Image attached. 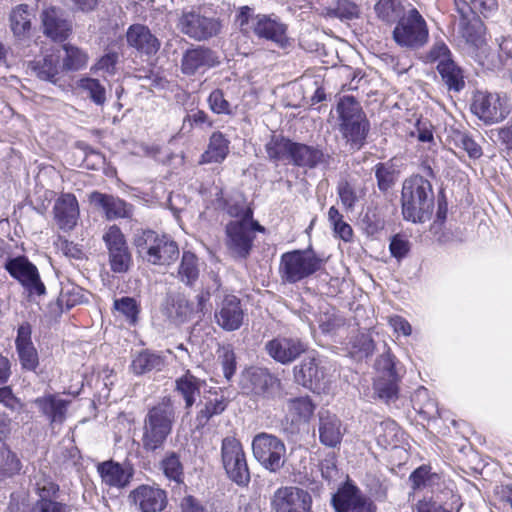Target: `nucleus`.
<instances>
[{
    "label": "nucleus",
    "instance_id": "obj_63",
    "mask_svg": "<svg viewBox=\"0 0 512 512\" xmlns=\"http://www.w3.org/2000/svg\"><path fill=\"white\" fill-rule=\"evenodd\" d=\"M376 369L381 374L380 376L384 377H397L395 372V363L393 356L389 353H383L376 360Z\"/></svg>",
    "mask_w": 512,
    "mask_h": 512
},
{
    "label": "nucleus",
    "instance_id": "obj_34",
    "mask_svg": "<svg viewBox=\"0 0 512 512\" xmlns=\"http://www.w3.org/2000/svg\"><path fill=\"white\" fill-rule=\"evenodd\" d=\"M202 381L186 373L175 381V391L184 399L185 408L190 409L200 395Z\"/></svg>",
    "mask_w": 512,
    "mask_h": 512
},
{
    "label": "nucleus",
    "instance_id": "obj_22",
    "mask_svg": "<svg viewBox=\"0 0 512 512\" xmlns=\"http://www.w3.org/2000/svg\"><path fill=\"white\" fill-rule=\"evenodd\" d=\"M31 327L25 323L19 326L15 340L17 354L22 367L34 371L39 365L37 350L31 339Z\"/></svg>",
    "mask_w": 512,
    "mask_h": 512
},
{
    "label": "nucleus",
    "instance_id": "obj_14",
    "mask_svg": "<svg viewBox=\"0 0 512 512\" xmlns=\"http://www.w3.org/2000/svg\"><path fill=\"white\" fill-rule=\"evenodd\" d=\"M214 319L216 324L225 331L238 330L242 326L244 319V311L240 299L226 292L219 294Z\"/></svg>",
    "mask_w": 512,
    "mask_h": 512
},
{
    "label": "nucleus",
    "instance_id": "obj_58",
    "mask_svg": "<svg viewBox=\"0 0 512 512\" xmlns=\"http://www.w3.org/2000/svg\"><path fill=\"white\" fill-rule=\"evenodd\" d=\"M400 3L397 0H379L375 11L383 21L391 22L399 15Z\"/></svg>",
    "mask_w": 512,
    "mask_h": 512
},
{
    "label": "nucleus",
    "instance_id": "obj_10",
    "mask_svg": "<svg viewBox=\"0 0 512 512\" xmlns=\"http://www.w3.org/2000/svg\"><path fill=\"white\" fill-rule=\"evenodd\" d=\"M471 111L484 123L494 124L508 116L510 107L505 95L476 91L473 95Z\"/></svg>",
    "mask_w": 512,
    "mask_h": 512
},
{
    "label": "nucleus",
    "instance_id": "obj_50",
    "mask_svg": "<svg viewBox=\"0 0 512 512\" xmlns=\"http://www.w3.org/2000/svg\"><path fill=\"white\" fill-rule=\"evenodd\" d=\"M459 12L462 14L463 19L460 22V33L466 42L474 47H480L484 43V39L481 33V25L479 21L476 24L468 23L465 20V12L459 7L456 2Z\"/></svg>",
    "mask_w": 512,
    "mask_h": 512
},
{
    "label": "nucleus",
    "instance_id": "obj_26",
    "mask_svg": "<svg viewBox=\"0 0 512 512\" xmlns=\"http://www.w3.org/2000/svg\"><path fill=\"white\" fill-rule=\"evenodd\" d=\"M90 201L103 209L108 220L132 216V206L113 195L93 192L90 195Z\"/></svg>",
    "mask_w": 512,
    "mask_h": 512
},
{
    "label": "nucleus",
    "instance_id": "obj_45",
    "mask_svg": "<svg viewBox=\"0 0 512 512\" xmlns=\"http://www.w3.org/2000/svg\"><path fill=\"white\" fill-rule=\"evenodd\" d=\"M78 87L96 105L102 106L106 102V89L99 80L94 78H82Z\"/></svg>",
    "mask_w": 512,
    "mask_h": 512
},
{
    "label": "nucleus",
    "instance_id": "obj_18",
    "mask_svg": "<svg viewBox=\"0 0 512 512\" xmlns=\"http://www.w3.org/2000/svg\"><path fill=\"white\" fill-rule=\"evenodd\" d=\"M327 370L315 357H307L294 367L295 381L309 388L320 389L327 382Z\"/></svg>",
    "mask_w": 512,
    "mask_h": 512
},
{
    "label": "nucleus",
    "instance_id": "obj_6",
    "mask_svg": "<svg viewBox=\"0 0 512 512\" xmlns=\"http://www.w3.org/2000/svg\"><path fill=\"white\" fill-rule=\"evenodd\" d=\"M135 246L138 253L153 265H168L179 256L175 241L167 235H159L152 230H144L137 234Z\"/></svg>",
    "mask_w": 512,
    "mask_h": 512
},
{
    "label": "nucleus",
    "instance_id": "obj_33",
    "mask_svg": "<svg viewBox=\"0 0 512 512\" xmlns=\"http://www.w3.org/2000/svg\"><path fill=\"white\" fill-rule=\"evenodd\" d=\"M32 15L26 4L17 5L10 13L9 21L13 35L18 39L29 37Z\"/></svg>",
    "mask_w": 512,
    "mask_h": 512
},
{
    "label": "nucleus",
    "instance_id": "obj_29",
    "mask_svg": "<svg viewBox=\"0 0 512 512\" xmlns=\"http://www.w3.org/2000/svg\"><path fill=\"white\" fill-rule=\"evenodd\" d=\"M98 472L103 483L110 487L122 488L129 484L132 471L119 463L106 461L98 465Z\"/></svg>",
    "mask_w": 512,
    "mask_h": 512
},
{
    "label": "nucleus",
    "instance_id": "obj_52",
    "mask_svg": "<svg viewBox=\"0 0 512 512\" xmlns=\"http://www.w3.org/2000/svg\"><path fill=\"white\" fill-rule=\"evenodd\" d=\"M65 57L63 58V68L65 70L77 71L87 64V55L77 47L64 45Z\"/></svg>",
    "mask_w": 512,
    "mask_h": 512
},
{
    "label": "nucleus",
    "instance_id": "obj_3",
    "mask_svg": "<svg viewBox=\"0 0 512 512\" xmlns=\"http://www.w3.org/2000/svg\"><path fill=\"white\" fill-rule=\"evenodd\" d=\"M235 22L242 32L246 34L254 32L259 38L272 41L279 46H285L288 41L286 24L271 15H254L253 10L248 6L240 8Z\"/></svg>",
    "mask_w": 512,
    "mask_h": 512
},
{
    "label": "nucleus",
    "instance_id": "obj_8",
    "mask_svg": "<svg viewBox=\"0 0 512 512\" xmlns=\"http://www.w3.org/2000/svg\"><path fill=\"white\" fill-rule=\"evenodd\" d=\"M254 458L268 471L278 472L286 461V445L274 434L261 432L251 443Z\"/></svg>",
    "mask_w": 512,
    "mask_h": 512
},
{
    "label": "nucleus",
    "instance_id": "obj_35",
    "mask_svg": "<svg viewBox=\"0 0 512 512\" xmlns=\"http://www.w3.org/2000/svg\"><path fill=\"white\" fill-rule=\"evenodd\" d=\"M200 274L199 259L190 252H183L177 270V278L186 286H192L198 280Z\"/></svg>",
    "mask_w": 512,
    "mask_h": 512
},
{
    "label": "nucleus",
    "instance_id": "obj_57",
    "mask_svg": "<svg viewBox=\"0 0 512 512\" xmlns=\"http://www.w3.org/2000/svg\"><path fill=\"white\" fill-rule=\"evenodd\" d=\"M102 238L108 249V252L128 247L122 231L116 225L109 226L105 230Z\"/></svg>",
    "mask_w": 512,
    "mask_h": 512
},
{
    "label": "nucleus",
    "instance_id": "obj_23",
    "mask_svg": "<svg viewBox=\"0 0 512 512\" xmlns=\"http://www.w3.org/2000/svg\"><path fill=\"white\" fill-rule=\"evenodd\" d=\"M219 64L215 53L204 47L187 50L181 61V70L186 75H194L201 69H208Z\"/></svg>",
    "mask_w": 512,
    "mask_h": 512
},
{
    "label": "nucleus",
    "instance_id": "obj_61",
    "mask_svg": "<svg viewBox=\"0 0 512 512\" xmlns=\"http://www.w3.org/2000/svg\"><path fill=\"white\" fill-rule=\"evenodd\" d=\"M208 103L211 110L217 114H230L231 113V105L225 99L224 93L222 90H214L211 92L208 98Z\"/></svg>",
    "mask_w": 512,
    "mask_h": 512
},
{
    "label": "nucleus",
    "instance_id": "obj_41",
    "mask_svg": "<svg viewBox=\"0 0 512 512\" xmlns=\"http://www.w3.org/2000/svg\"><path fill=\"white\" fill-rule=\"evenodd\" d=\"M294 142L282 136H273L266 144V152L271 160H291Z\"/></svg>",
    "mask_w": 512,
    "mask_h": 512
},
{
    "label": "nucleus",
    "instance_id": "obj_13",
    "mask_svg": "<svg viewBox=\"0 0 512 512\" xmlns=\"http://www.w3.org/2000/svg\"><path fill=\"white\" fill-rule=\"evenodd\" d=\"M271 506L274 512H312V497L299 487H280L273 494Z\"/></svg>",
    "mask_w": 512,
    "mask_h": 512
},
{
    "label": "nucleus",
    "instance_id": "obj_11",
    "mask_svg": "<svg viewBox=\"0 0 512 512\" xmlns=\"http://www.w3.org/2000/svg\"><path fill=\"white\" fill-rule=\"evenodd\" d=\"M221 458L228 477L238 485H245L250 480L246 456L240 441L234 437L222 440Z\"/></svg>",
    "mask_w": 512,
    "mask_h": 512
},
{
    "label": "nucleus",
    "instance_id": "obj_36",
    "mask_svg": "<svg viewBox=\"0 0 512 512\" xmlns=\"http://www.w3.org/2000/svg\"><path fill=\"white\" fill-rule=\"evenodd\" d=\"M164 366L163 358L150 351H142L137 354L131 363V370L136 375H142L151 371H160Z\"/></svg>",
    "mask_w": 512,
    "mask_h": 512
},
{
    "label": "nucleus",
    "instance_id": "obj_43",
    "mask_svg": "<svg viewBox=\"0 0 512 512\" xmlns=\"http://www.w3.org/2000/svg\"><path fill=\"white\" fill-rule=\"evenodd\" d=\"M399 427L393 420L382 421L375 428V436L379 446L383 448L396 447Z\"/></svg>",
    "mask_w": 512,
    "mask_h": 512
},
{
    "label": "nucleus",
    "instance_id": "obj_64",
    "mask_svg": "<svg viewBox=\"0 0 512 512\" xmlns=\"http://www.w3.org/2000/svg\"><path fill=\"white\" fill-rule=\"evenodd\" d=\"M320 470L322 477L328 482L336 480L338 476V469L336 466V458L334 455H328L320 463Z\"/></svg>",
    "mask_w": 512,
    "mask_h": 512
},
{
    "label": "nucleus",
    "instance_id": "obj_48",
    "mask_svg": "<svg viewBox=\"0 0 512 512\" xmlns=\"http://www.w3.org/2000/svg\"><path fill=\"white\" fill-rule=\"evenodd\" d=\"M450 142L459 149L467 152L470 158L477 159L482 155L481 147L466 133L459 130L452 131Z\"/></svg>",
    "mask_w": 512,
    "mask_h": 512
},
{
    "label": "nucleus",
    "instance_id": "obj_1",
    "mask_svg": "<svg viewBox=\"0 0 512 512\" xmlns=\"http://www.w3.org/2000/svg\"><path fill=\"white\" fill-rule=\"evenodd\" d=\"M402 213L406 220L414 223L430 218L434 207V192L431 183L420 175L404 180L401 191Z\"/></svg>",
    "mask_w": 512,
    "mask_h": 512
},
{
    "label": "nucleus",
    "instance_id": "obj_24",
    "mask_svg": "<svg viewBox=\"0 0 512 512\" xmlns=\"http://www.w3.org/2000/svg\"><path fill=\"white\" fill-rule=\"evenodd\" d=\"M193 311L189 300L180 294L168 295L161 305L162 315L177 325L188 321Z\"/></svg>",
    "mask_w": 512,
    "mask_h": 512
},
{
    "label": "nucleus",
    "instance_id": "obj_19",
    "mask_svg": "<svg viewBox=\"0 0 512 512\" xmlns=\"http://www.w3.org/2000/svg\"><path fill=\"white\" fill-rule=\"evenodd\" d=\"M337 512H370L371 503L352 485H345L332 497Z\"/></svg>",
    "mask_w": 512,
    "mask_h": 512
},
{
    "label": "nucleus",
    "instance_id": "obj_12",
    "mask_svg": "<svg viewBox=\"0 0 512 512\" xmlns=\"http://www.w3.org/2000/svg\"><path fill=\"white\" fill-rule=\"evenodd\" d=\"M178 28L183 34L196 41H206L220 33L221 23L217 18L188 11L183 12L179 18Z\"/></svg>",
    "mask_w": 512,
    "mask_h": 512
},
{
    "label": "nucleus",
    "instance_id": "obj_16",
    "mask_svg": "<svg viewBox=\"0 0 512 512\" xmlns=\"http://www.w3.org/2000/svg\"><path fill=\"white\" fill-rule=\"evenodd\" d=\"M5 267L10 275L19 280L31 294L42 295L45 286L41 282L37 268L24 257L9 260Z\"/></svg>",
    "mask_w": 512,
    "mask_h": 512
},
{
    "label": "nucleus",
    "instance_id": "obj_37",
    "mask_svg": "<svg viewBox=\"0 0 512 512\" xmlns=\"http://www.w3.org/2000/svg\"><path fill=\"white\" fill-rule=\"evenodd\" d=\"M59 60V55L50 54L39 61L33 62L31 68L38 78L55 83L60 69Z\"/></svg>",
    "mask_w": 512,
    "mask_h": 512
},
{
    "label": "nucleus",
    "instance_id": "obj_2",
    "mask_svg": "<svg viewBox=\"0 0 512 512\" xmlns=\"http://www.w3.org/2000/svg\"><path fill=\"white\" fill-rule=\"evenodd\" d=\"M175 421L174 404L169 397L151 407L144 419L142 446L147 452H154L164 446L172 432Z\"/></svg>",
    "mask_w": 512,
    "mask_h": 512
},
{
    "label": "nucleus",
    "instance_id": "obj_20",
    "mask_svg": "<svg viewBox=\"0 0 512 512\" xmlns=\"http://www.w3.org/2000/svg\"><path fill=\"white\" fill-rule=\"evenodd\" d=\"M54 219L57 226L64 230H72L79 218V205L73 194L65 193L59 196L53 207Z\"/></svg>",
    "mask_w": 512,
    "mask_h": 512
},
{
    "label": "nucleus",
    "instance_id": "obj_40",
    "mask_svg": "<svg viewBox=\"0 0 512 512\" xmlns=\"http://www.w3.org/2000/svg\"><path fill=\"white\" fill-rule=\"evenodd\" d=\"M323 15L328 18L352 20L359 17L360 8L351 0H338L334 6L326 7Z\"/></svg>",
    "mask_w": 512,
    "mask_h": 512
},
{
    "label": "nucleus",
    "instance_id": "obj_46",
    "mask_svg": "<svg viewBox=\"0 0 512 512\" xmlns=\"http://www.w3.org/2000/svg\"><path fill=\"white\" fill-rule=\"evenodd\" d=\"M398 378L378 376L374 382L375 394L386 403L394 401L398 397Z\"/></svg>",
    "mask_w": 512,
    "mask_h": 512
},
{
    "label": "nucleus",
    "instance_id": "obj_56",
    "mask_svg": "<svg viewBox=\"0 0 512 512\" xmlns=\"http://www.w3.org/2000/svg\"><path fill=\"white\" fill-rule=\"evenodd\" d=\"M425 63H446L452 60L451 51L443 41H437L430 50L423 56Z\"/></svg>",
    "mask_w": 512,
    "mask_h": 512
},
{
    "label": "nucleus",
    "instance_id": "obj_31",
    "mask_svg": "<svg viewBox=\"0 0 512 512\" xmlns=\"http://www.w3.org/2000/svg\"><path fill=\"white\" fill-rule=\"evenodd\" d=\"M437 71L442 82L449 91L460 92L465 87L463 69L452 59L449 62L437 64Z\"/></svg>",
    "mask_w": 512,
    "mask_h": 512
},
{
    "label": "nucleus",
    "instance_id": "obj_30",
    "mask_svg": "<svg viewBox=\"0 0 512 512\" xmlns=\"http://www.w3.org/2000/svg\"><path fill=\"white\" fill-rule=\"evenodd\" d=\"M319 438L322 444L336 447L342 439L341 422L328 412L320 414Z\"/></svg>",
    "mask_w": 512,
    "mask_h": 512
},
{
    "label": "nucleus",
    "instance_id": "obj_39",
    "mask_svg": "<svg viewBox=\"0 0 512 512\" xmlns=\"http://www.w3.org/2000/svg\"><path fill=\"white\" fill-rule=\"evenodd\" d=\"M226 407L227 400L223 395L216 394L214 398H207L196 416L197 427H204L213 416L224 412Z\"/></svg>",
    "mask_w": 512,
    "mask_h": 512
},
{
    "label": "nucleus",
    "instance_id": "obj_53",
    "mask_svg": "<svg viewBox=\"0 0 512 512\" xmlns=\"http://www.w3.org/2000/svg\"><path fill=\"white\" fill-rule=\"evenodd\" d=\"M21 469L20 460L8 449H0V479L11 476Z\"/></svg>",
    "mask_w": 512,
    "mask_h": 512
},
{
    "label": "nucleus",
    "instance_id": "obj_51",
    "mask_svg": "<svg viewBox=\"0 0 512 512\" xmlns=\"http://www.w3.org/2000/svg\"><path fill=\"white\" fill-rule=\"evenodd\" d=\"M375 176L378 188L381 191H387L395 184L396 181L395 165L391 161L378 163L375 166Z\"/></svg>",
    "mask_w": 512,
    "mask_h": 512
},
{
    "label": "nucleus",
    "instance_id": "obj_4",
    "mask_svg": "<svg viewBox=\"0 0 512 512\" xmlns=\"http://www.w3.org/2000/svg\"><path fill=\"white\" fill-rule=\"evenodd\" d=\"M336 111L342 136L353 147L360 149L365 142L369 124L359 102L352 96H344L340 99Z\"/></svg>",
    "mask_w": 512,
    "mask_h": 512
},
{
    "label": "nucleus",
    "instance_id": "obj_5",
    "mask_svg": "<svg viewBox=\"0 0 512 512\" xmlns=\"http://www.w3.org/2000/svg\"><path fill=\"white\" fill-rule=\"evenodd\" d=\"M324 263L311 248L286 252L280 259V278L283 283H297L319 271Z\"/></svg>",
    "mask_w": 512,
    "mask_h": 512
},
{
    "label": "nucleus",
    "instance_id": "obj_54",
    "mask_svg": "<svg viewBox=\"0 0 512 512\" xmlns=\"http://www.w3.org/2000/svg\"><path fill=\"white\" fill-rule=\"evenodd\" d=\"M109 262L111 270L115 273H125L128 271L131 264V255L126 248L113 250L109 252Z\"/></svg>",
    "mask_w": 512,
    "mask_h": 512
},
{
    "label": "nucleus",
    "instance_id": "obj_25",
    "mask_svg": "<svg viewBox=\"0 0 512 512\" xmlns=\"http://www.w3.org/2000/svg\"><path fill=\"white\" fill-rule=\"evenodd\" d=\"M329 160L330 155L320 148L294 142L290 160L294 165L312 169L318 165L329 164Z\"/></svg>",
    "mask_w": 512,
    "mask_h": 512
},
{
    "label": "nucleus",
    "instance_id": "obj_27",
    "mask_svg": "<svg viewBox=\"0 0 512 512\" xmlns=\"http://www.w3.org/2000/svg\"><path fill=\"white\" fill-rule=\"evenodd\" d=\"M129 46L145 54H154L160 47L159 40L142 24L131 25L126 33Z\"/></svg>",
    "mask_w": 512,
    "mask_h": 512
},
{
    "label": "nucleus",
    "instance_id": "obj_47",
    "mask_svg": "<svg viewBox=\"0 0 512 512\" xmlns=\"http://www.w3.org/2000/svg\"><path fill=\"white\" fill-rule=\"evenodd\" d=\"M218 207L224 209L236 221H253V212L243 200H224L217 198Z\"/></svg>",
    "mask_w": 512,
    "mask_h": 512
},
{
    "label": "nucleus",
    "instance_id": "obj_49",
    "mask_svg": "<svg viewBox=\"0 0 512 512\" xmlns=\"http://www.w3.org/2000/svg\"><path fill=\"white\" fill-rule=\"evenodd\" d=\"M221 291V283L215 274H211L209 282L203 287L201 292L197 295V306L196 312L204 314L207 311V303L212 295H216L218 299L219 294H223Z\"/></svg>",
    "mask_w": 512,
    "mask_h": 512
},
{
    "label": "nucleus",
    "instance_id": "obj_28",
    "mask_svg": "<svg viewBox=\"0 0 512 512\" xmlns=\"http://www.w3.org/2000/svg\"><path fill=\"white\" fill-rule=\"evenodd\" d=\"M44 34L56 41L65 40L71 30L70 23L62 18L61 13L55 7H49L42 12Z\"/></svg>",
    "mask_w": 512,
    "mask_h": 512
},
{
    "label": "nucleus",
    "instance_id": "obj_7",
    "mask_svg": "<svg viewBox=\"0 0 512 512\" xmlns=\"http://www.w3.org/2000/svg\"><path fill=\"white\" fill-rule=\"evenodd\" d=\"M393 38L398 45L410 49L421 48L427 43L428 26L417 9H410L399 19L393 31Z\"/></svg>",
    "mask_w": 512,
    "mask_h": 512
},
{
    "label": "nucleus",
    "instance_id": "obj_42",
    "mask_svg": "<svg viewBox=\"0 0 512 512\" xmlns=\"http://www.w3.org/2000/svg\"><path fill=\"white\" fill-rule=\"evenodd\" d=\"M160 469L169 480L178 484L183 482L184 469L179 455L176 452L170 451L165 454L160 461Z\"/></svg>",
    "mask_w": 512,
    "mask_h": 512
},
{
    "label": "nucleus",
    "instance_id": "obj_17",
    "mask_svg": "<svg viewBox=\"0 0 512 512\" xmlns=\"http://www.w3.org/2000/svg\"><path fill=\"white\" fill-rule=\"evenodd\" d=\"M129 501L141 512H158L166 507L167 495L157 486L140 485L130 492Z\"/></svg>",
    "mask_w": 512,
    "mask_h": 512
},
{
    "label": "nucleus",
    "instance_id": "obj_59",
    "mask_svg": "<svg viewBox=\"0 0 512 512\" xmlns=\"http://www.w3.org/2000/svg\"><path fill=\"white\" fill-rule=\"evenodd\" d=\"M430 470L431 468L429 466L422 465L410 475L413 489H420L431 485L434 482V478H438V475L431 473Z\"/></svg>",
    "mask_w": 512,
    "mask_h": 512
},
{
    "label": "nucleus",
    "instance_id": "obj_15",
    "mask_svg": "<svg viewBox=\"0 0 512 512\" xmlns=\"http://www.w3.org/2000/svg\"><path fill=\"white\" fill-rule=\"evenodd\" d=\"M307 350V345L300 338L277 336L265 344V351L276 362L283 365L298 359Z\"/></svg>",
    "mask_w": 512,
    "mask_h": 512
},
{
    "label": "nucleus",
    "instance_id": "obj_32",
    "mask_svg": "<svg viewBox=\"0 0 512 512\" xmlns=\"http://www.w3.org/2000/svg\"><path fill=\"white\" fill-rule=\"evenodd\" d=\"M230 141L219 132H213L210 136L207 149L201 156L202 163H221L229 154Z\"/></svg>",
    "mask_w": 512,
    "mask_h": 512
},
{
    "label": "nucleus",
    "instance_id": "obj_55",
    "mask_svg": "<svg viewBox=\"0 0 512 512\" xmlns=\"http://www.w3.org/2000/svg\"><path fill=\"white\" fill-rule=\"evenodd\" d=\"M318 324L323 333H332L344 324V320L335 309L327 308L319 315Z\"/></svg>",
    "mask_w": 512,
    "mask_h": 512
},
{
    "label": "nucleus",
    "instance_id": "obj_38",
    "mask_svg": "<svg viewBox=\"0 0 512 512\" xmlns=\"http://www.w3.org/2000/svg\"><path fill=\"white\" fill-rule=\"evenodd\" d=\"M314 405L308 397L290 399L287 402L291 423L307 422L314 412Z\"/></svg>",
    "mask_w": 512,
    "mask_h": 512
},
{
    "label": "nucleus",
    "instance_id": "obj_9",
    "mask_svg": "<svg viewBox=\"0 0 512 512\" xmlns=\"http://www.w3.org/2000/svg\"><path fill=\"white\" fill-rule=\"evenodd\" d=\"M255 231H264L256 221H230L226 225V246L234 258L246 259L249 256Z\"/></svg>",
    "mask_w": 512,
    "mask_h": 512
},
{
    "label": "nucleus",
    "instance_id": "obj_60",
    "mask_svg": "<svg viewBox=\"0 0 512 512\" xmlns=\"http://www.w3.org/2000/svg\"><path fill=\"white\" fill-rule=\"evenodd\" d=\"M337 190L342 205L346 209H352L358 200L357 193L352 184L346 180H342L339 182Z\"/></svg>",
    "mask_w": 512,
    "mask_h": 512
},
{
    "label": "nucleus",
    "instance_id": "obj_62",
    "mask_svg": "<svg viewBox=\"0 0 512 512\" xmlns=\"http://www.w3.org/2000/svg\"><path fill=\"white\" fill-rule=\"evenodd\" d=\"M56 248L60 251L64 256L72 259H82L83 251L82 249L75 243L68 241L63 237H58L55 242Z\"/></svg>",
    "mask_w": 512,
    "mask_h": 512
},
{
    "label": "nucleus",
    "instance_id": "obj_21",
    "mask_svg": "<svg viewBox=\"0 0 512 512\" xmlns=\"http://www.w3.org/2000/svg\"><path fill=\"white\" fill-rule=\"evenodd\" d=\"M244 388L256 395H272L279 388V380L267 369L251 368L243 377Z\"/></svg>",
    "mask_w": 512,
    "mask_h": 512
},
{
    "label": "nucleus",
    "instance_id": "obj_44",
    "mask_svg": "<svg viewBox=\"0 0 512 512\" xmlns=\"http://www.w3.org/2000/svg\"><path fill=\"white\" fill-rule=\"evenodd\" d=\"M114 309L124 317L125 321L129 325H136L139 320L140 305L136 299L128 296H124L119 299H115L113 303Z\"/></svg>",
    "mask_w": 512,
    "mask_h": 512
}]
</instances>
